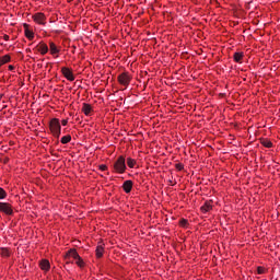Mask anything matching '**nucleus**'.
I'll return each mask as SVG.
<instances>
[{"label":"nucleus","mask_w":280,"mask_h":280,"mask_svg":"<svg viewBox=\"0 0 280 280\" xmlns=\"http://www.w3.org/2000/svg\"><path fill=\"white\" fill-rule=\"evenodd\" d=\"M69 124V120L68 119H62L61 120V126H67Z\"/></svg>","instance_id":"obj_28"},{"label":"nucleus","mask_w":280,"mask_h":280,"mask_svg":"<svg viewBox=\"0 0 280 280\" xmlns=\"http://www.w3.org/2000/svg\"><path fill=\"white\" fill-rule=\"evenodd\" d=\"M61 73L69 82H73L75 80V75H73V71L70 68L62 67Z\"/></svg>","instance_id":"obj_6"},{"label":"nucleus","mask_w":280,"mask_h":280,"mask_svg":"<svg viewBox=\"0 0 280 280\" xmlns=\"http://www.w3.org/2000/svg\"><path fill=\"white\" fill-rule=\"evenodd\" d=\"M1 100H3V94H0V102H1Z\"/></svg>","instance_id":"obj_31"},{"label":"nucleus","mask_w":280,"mask_h":280,"mask_svg":"<svg viewBox=\"0 0 280 280\" xmlns=\"http://www.w3.org/2000/svg\"><path fill=\"white\" fill-rule=\"evenodd\" d=\"M242 60H244V52H235L234 61L238 62V65H242Z\"/></svg>","instance_id":"obj_17"},{"label":"nucleus","mask_w":280,"mask_h":280,"mask_svg":"<svg viewBox=\"0 0 280 280\" xmlns=\"http://www.w3.org/2000/svg\"><path fill=\"white\" fill-rule=\"evenodd\" d=\"M8 198V192H5V189L0 187V200H5Z\"/></svg>","instance_id":"obj_24"},{"label":"nucleus","mask_w":280,"mask_h":280,"mask_svg":"<svg viewBox=\"0 0 280 280\" xmlns=\"http://www.w3.org/2000/svg\"><path fill=\"white\" fill-rule=\"evenodd\" d=\"M40 56H46L49 52V46L45 42H39L38 45L35 47Z\"/></svg>","instance_id":"obj_7"},{"label":"nucleus","mask_w":280,"mask_h":280,"mask_svg":"<svg viewBox=\"0 0 280 280\" xmlns=\"http://www.w3.org/2000/svg\"><path fill=\"white\" fill-rule=\"evenodd\" d=\"M40 270H44V272H49L51 268V264L47 259H42L39 262Z\"/></svg>","instance_id":"obj_11"},{"label":"nucleus","mask_w":280,"mask_h":280,"mask_svg":"<svg viewBox=\"0 0 280 280\" xmlns=\"http://www.w3.org/2000/svg\"><path fill=\"white\" fill-rule=\"evenodd\" d=\"M261 145H264V148H272V141H270L268 139H264L261 141Z\"/></svg>","instance_id":"obj_23"},{"label":"nucleus","mask_w":280,"mask_h":280,"mask_svg":"<svg viewBox=\"0 0 280 280\" xmlns=\"http://www.w3.org/2000/svg\"><path fill=\"white\" fill-rule=\"evenodd\" d=\"M12 60V57L10 55H4L0 57V67H3V65H8Z\"/></svg>","instance_id":"obj_16"},{"label":"nucleus","mask_w":280,"mask_h":280,"mask_svg":"<svg viewBox=\"0 0 280 280\" xmlns=\"http://www.w3.org/2000/svg\"><path fill=\"white\" fill-rule=\"evenodd\" d=\"M127 165L130 167V170H133V167L137 165V160L132 158H127Z\"/></svg>","instance_id":"obj_18"},{"label":"nucleus","mask_w":280,"mask_h":280,"mask_svg":"<svg viewBox=\"0 0 280 280\" xmlns=\"http://www.w3.org/2000/svg\"><path fill=\"white\" fill-rule=\"evenodd\" d=\"M49 130H50L52 137H55V139H60V135L62 132V127L60 126V119H58V118L50 119Z\"/></svg>","instance_id":"obj_1"},{"label":"nucleus","mask_w":280,"mask_h":280,"mask_svg":"<svg viewBox=\"0 0 280 280\" xmlns=\"http://www.w3.org/2000/svg\"><path fill=\"white\" fill-rule=\"evenodd\" d=\"M82 113H83L86 117H91V115H93V107L91 106V104H89V103H83Z\"/></svg>","instance_id":"obj_9"},{"label":"nucleus","mask_w":280,"mask_h":280,"mask_svg":"<svg viewBox=\"0 0 280 280\" xmlns=\"http://www.w3.org/2000/svg\"><path fill=\"white\" fill-rule=\"evenodd\" d=\"M200 209L203 213H209L213 209V201H206Z\"/></svg>","instance_id":"obj_13"},{"label":"nucleus","mask_w":280,"mask_h":280,"mask_svg":"<svg viewBox=\"0 0 280 280\" xmlns=\"http://www.w3.org/2000/svg\"><path fill=\"white\" fill-rule=\"evenodd\" d=\"M24 27V36L28 39V40H34V31L30 30V24L24 23L23 24Z\"/></svg>","instance_id":"obj_8"},{"label":"nucleus","mask_w":280,"mask_h":280,"mask_svg":"<svg viewBox=\"0 0 280 280\" xmlns=\"http://www.w3.org/2000/svg\"><path fill=\"white\" fill-rule=\"evenodd\" d=\"M3 40H10V35H3Z\"/></svg>","instance_id":"obj_29"},{"label":"nucleus","mask_w":280,"mask_h":280,"mask_svg":"<svg viewBox=\"0 0 280 280\" xmlns=\"http://www.w3.org/2000/svg\"><path fill=\"white\" fill-rule=\"evenodd\" d=\"M61 143H62L63 145H67V143H71V135L63 136V137L61 138Z\"/></svg>","instance_id":"obj_20"},{"label":"nucleus","mask_w":280,"mask_h":280,"mask_svg":"<svg viewBox=\"0 0 280 280\" xmlns=\"http://www.w3.org/2000/svg\"><path fill=\"white\" fill-rule=\"evenodd\" d=\"M98 170H101V172H106V170H108V166H106V164H101L98 166Z\"/></svg>","instance_id":"obj_27"},{"label":"nucleus","mask_w":280,"mask_h":280,"mask_svg":"<svg viewBox=\"0 0 280 280\" xmlns=\"http://www.w3.org/2000/svg\"><path fill=\"white\" fill-rule=\"evenodd\" d=\"M8 69H9V71H14V66L10 65V66L8 67Z\"/></svg>","instance_id":"obj_30"},{"label":"nucleus","mask_w":280,"mask_h":280,"mask_svg":"<svg viewBox=\"0 0 280 280\" xmlns=\"http://www.w3.org/2000/svg\"><path fill=\"white\" fill-rule=\"evenodd\" d=\"M32 19L37 25H47V15H45V13L43 12H37L33 14Z\"/></svg>","instance_id":"obj_3"},{"label":"nucleus","mask_w":280,"mask_h":280,"mask_svg":"<svg viewBox=\"0 0 280 280\" xmlns=\"http://www.w3.org/2000/svg\"><path fill=\"white\" fill-rule=\"evenodd\" d=\"M96 257H97V259H101V257H104V247L103 246L96 247Z\"/></svg>","instance_id":"obj_19"},{"label":"nucleus","mask_w":280,"mask_h":280,"mask_svg":"<svg viewBox=\"0 0 280 280\" xmlns=\"http://www.w3.org/2000/svg\"><path fill=\"white\" fill-rule=\"evenodd\" d=\"M132 77L128 72H122L118 75V83L121 84V86H129Z\"/></svg>","instance_id":"obj_4"},{"label":"nucleus","mask_w":280,"mask_h":280,"mask_svg":"<svg viewBox=\"0 0 280 280\" xmlns=\"http://www.w3.org/2000/svg\"><path fill=\"white\" fill-rule=\"evenodd\" d=\"M77 266H79V268H84L85 264H84V259H82V257L79 256V258L74 259Z\"/></svg>","instance_id":"obj_22"},{"label":"nucleus","mask_w":280,"mask_h":280,"mask_svg":"<svg viewBox=\"0 0 280 280\" xmlns=\"http://www.w3.org/2000/svg\"><path fill=\"white\" fill-rule=\"evenodd\" d=\"M0 213L12 215V213H14V209H12V205L9 202H0Z\"/></svg>","instance_id":"obj_5"},{"label":"nucleus","mask_w":280,"mask_h":280,"mask_svg":"<svg viewBox=\"0 0 280 280\" xmlns=\"http://www.w3.org/2000/svg\"><path fill=\"white\" fill-rule=\"evenodd\" d=\"M179 226H182V229H187V226H189V221L187 219H180Z\"/></svg>","instance_id":"obj_21"},{"label":"nucleus","mask_w":280,"mask_h":280,"mask_svg":"<svg viewBox=\"0 0 280 280\" xmlns=\"http://www.w3.org/2000/svg\"><path fill=\"white\" fill-rule=\"evenodd\" d=\"M10 255H12V250L10 248L0 247V256L8 258Z\"/></svg>","instance_id":"obj_15"},{"label":"nucleus","mask_w":280,"mask_h":280,"mask_svg":"<svg viewBox=\"0 0 280 280\" xmlns=\"http://www.w3.org/2000/svg\"><path fill=\"white\" fill-rule=\"evenodd\" d=\"M175 170H177L178 172H183V170H185V165H183V163H177L175 164Z\"/></svg>","instance_id":"obj_25"},{"label":"nucleus","mask_w":280,"mask_h":280,"mask_svg":"<svg viewBox=\"0 0 280 280\" xmlns=\"http://www.w3.org/2000/svg\"><path fill=\"white\" fill-rule=\"evenodd\" d=\"M66 257H72V259H80V254H78V250L75 248H72L67 252Z\"/></svg>","instance_id":"obj_14"},{"label":"nucleus","mask_w":280,"mask_h":280,"mask_svg":"<svg viewBox=\"0 0 280 280\" xmlns=\"http://www.w3.org/2000/svg\"><path fill=\"white\" fill-rule=\"evenodd\" d=\"M132 185H133L132 180L124 182L122 189H124L125 194H130L132 191Z\"/></svg>","instance_id":"obj_12"},{"label":"nucleus","mask_w":280,"mask_h":280,"mask_svg":"<svg viewBox=\"0 0 280 280\" xmlns=\"http://www.w3.org/2000/svg\"><path fill=\"white\" fill-rule=\"evenodd\" d=\"M49 51L51 56H55L58 58V54H60V49H58V46H56V43L49 42Z\"/></svg>","instance_id":"obj_10"},{"label":"nucleus","mask_w":280,"mask_h":280,"mask_svg":"<svg viewBox=\"0 0 280 280\" xmlns=\"http://www.w3.org/2000/svg\"><path fill=\"white\" fill-rule=\"evenodd\" d=\"M257 275H266V268L265 267H257Z\"/></svg>","instance_id":"obj_26"},{"label":"nucleus","mask_w":280,"mask_h":280,"mask_svg":"<svg viewBox=\"0 0 280 280\" xmlns=\"http://www.w3.org/2000/svg\"><path fill=\"white\" fill-rule=\"evenodd\" d=\"M114 172L115 174H126V158L119 155L118 159L114 162Z\"/></svg>","instance_id":"obj_2"}]
</instances>
